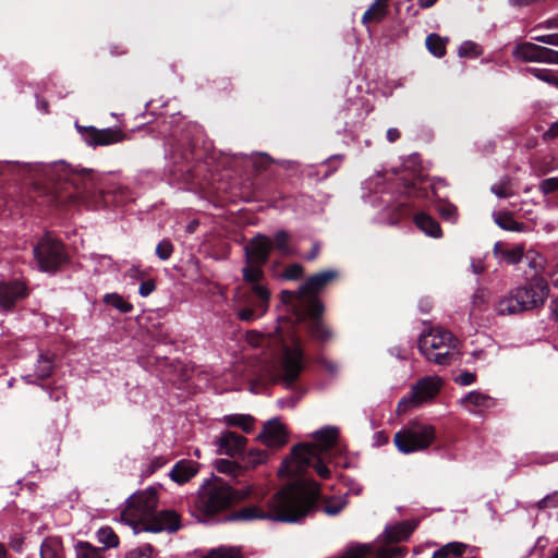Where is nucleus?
I'll return each instance as SVG.
<instances>
[{
    "mask_svg": "<svg viewBox=\"0 0 558 558\" xmlns=\"http://www.w3.org/2000/svg\"><path fill=\"white\" fill-rule=\"evenodd\" d=\"M538 190L544 195L558 191V177L542 180L538 184Z\"/></svg>",
    "mask_w": 558,
    "mask_h": 558,
    "instance_id": "obj_49",
    "label": "nucleus"
},
{
    "mask_svg": "<svg viewBox=\"0 0 558 558\" xmlns=\"http://www.w3.org/2000/svg\"><path fill=\"white\" fill-rule=\"evenodd\" d=\"M436 438L433 425L412 421L395 434L393 442L402 453H412L427 449Z\"/></svg>",
    "mask_w": 558,
    "mask_h": 558,
    "instance_id": "obj_6",
    "label": "nucleus"
},
{
    "mask_svg": "<svg viewBox=\"0 0 558 558\" xmlns=\"http://www.w3.org/2000/svg\"><path fill=\"white\" fill-rule=\"evenodd\" d=\"M272 248V241L268 236L257 234L244 248L245 259L251 260L252 263L265 265Z\"/></svg>",
    "mask_w": 558,
    "mask_h": 558,
    "instance_id": "obj_15",
    "label": "nucleus"
},
{
    "mask_svg": "<svg viewBox=\"0 0 558 558\" xmlns=\"http://www.w3.org/2000/svg\"><path fill=\"white\" fill-rule=\"evenodd\" d=\"M263 266L262 264L245 259V266L242 269L243 279L250 284L251 295L259 300L262 312L268 310L270 299L268 289L260 282L264 278Z\"/></svg>",
    "mask_w": 558,
    "mask_h": 558,
    "instance_id": "obj_12",
    "label": "nucleus"
},
{
    "mask_svg": "<svg viewBox=\"0 0 558 558\" xmlns=\"http://www.w3.org/2000/svg\"><path fill=\"white\" fill-rule=\"evenodd\" d=\"M85 142L92 146L111 145L123 141L124 133L119 129L86 128Z\"/></svg>",
    "mask_w": 558,
    "mask_h": 558,
    "instance_id": "obj_18",
    "label": "nucleus"
},
{
    "mask_svg": "<svg viewBox=\"0 0 558 558\" xmlns=\"http://www.w3.org/2000/svg\"><path fill=\"white\" fill-rule=\"evenodd\" d=\"M10 546L15 551H21L22 547H23V538L20 537V536H16V537L12 538V541L10 542Z\"/></svg>",
    "mask_w": 558,
    "mask_h": 558,
    "instance_id": "obj_64",
    "label": "nucleus"
},
{
    "mask_svg": "<svg viewBox=\"0 0 558 558\" xmlns=\"http://www.w3.org/2000/svg\"><path fill=\"white\" fill-rule=\"evenodd\" d=\"M478 54V46L473 41H464L459 47L460 57H476Z\"/></svg>",
    "mask_w": 558,
    "mask_h": 558,
    "instance_id": "obj_51",
    "label": "nucleus"
},
{
    "mask_svg": "<svg viewBox=\"0 0 558 558\" xmlns=\"http://www.w3.org/2000/svg\"><path fill=\"white\" fill-rule=\"evenodd\" d=\"M129 275L132 279H141L144 277V271L138 266H132L129 270Z\"/></svg>",
    "mask_w": 558,
    "mask_h": 558,
    "instance_id": "obj_62",
    "label": "nucleus"
},
{
    "mask_svg": "<svg viewBox=\"0 0 558 558\" xmlns=\"http://www.w3.org/2000/svg\"><path fill=\"white\" fill-rule=\"evenodd\" d=\"M442 380L438 376H426L420 379L411 388L408 397L402 398L397 407L399 413H405L410 408H415L436 397Z\"/></svg>",
    "mask_w": 558,
    "mask_h": 558,
    "instance_id": "obj_9",
    "label": "nucleus"
},
{
    "mask_svg": "<svg viewBox=\"0 0 558 558\" xmlns=\"http://www.w3.org/2000/svg\"><path fill=\"white\" fill-rule=\"evenodd\" d=\"M323 311L324 306L320 301H313L311 308H306L308 316L307 330L315 340L320 342L328 341L331 338V331L320 319Z\"/></svg>",
    "mask_w": 558,
    "mask_h": 558,
    "instance_id": "obj_14",
    "label": "nucleus"
},
{
    "mask_svg": "<svg viewBox=\"0 0 558 558\" xmlns=\"http://www.w3.org/2000/svg\"><path fill=\"white\" fill-rule=\"evenodd\" d=\"M513 57L524 62H545L548 63L550 49L532 43H522L514 47Z\"/></svg>",
    "mask_w": 558,
    "mask_h": 558,
    "instance_id": "obj_20",
    "label": "nucleus"
},
{
    "mask_svg": "<svg viewBox=\"0 0 558 558\" xmlns=\"http://www.w3.org/2000/svg\"><path fill=\"white\" fill-rule=\"evenodd\" d=\"M416 523L403 521L395 525L387 526L380 535L388 543H399L407 541L415 530Z\"/></svg>",
    "mask_w": 558,
    "mask_h": 558,
    "instance_id": "obj_24",
    "label": "nucleus"
},
{
    "mask_svg": "<svg viewBox=\"0 0 558 558\" xmlns=\"http://www.w3.org/2000/svg\"><path fill=\"white\" fill-rule=\"evenodd\" d=\"M204 558H242V553L235 546H220L211 549Z\"/></svg>",
    "mask_w": 558,
    "mask_h": 558,
    "instance_id": "obj_37",
    "label": "nucleus"
},
{
    "mask_svg": "<svg viewBox=\"0 0 558 558\" xmlns=\"http://www.w3.org/2000/svg\"><path fill=\"white\" fill-rule=\"evenodd\" d=\"M303 274V267L300 264L290 265L283 272V278L288 280L299 279Z\"/></svg>",
    "mask_w": 558,
    "mask_h": 558,
    "instance_id": "obj_53",
    "label": "nucleus"
},
{
    "mask_svg": "<svg viewBox=\"0 0 558 558\" xmlns=\"http://www.w3.org/2000/svg\"><path fill=\"white\" fill-rule=\"evenodd\" d=\"M388 14V0H375L362 16L363 24L381 22Z\"/></svg>",
    "mask_w": 558,
    "mask_h": 558,
    "instance_id": "obj_29",
    "label": "nucleus"
},
{
    "mask_svg": "<svg viewBox=\"0 0 558 558\" xmlns=\"http://www.w3.org/2000/svg\"><path fill=\"white\" fill-rule=\"evenodd\" d=\"M258 439L269 448H279L286 445L288 436L284 426L275 418L264 425Z\"/></svg>",
    "mask_w": 558,
    "mask_h": 558,
    "instance_id": "obj_17",
    "label": "nucleus"
},
{
    "mask_svg": "<svg viewBox=\"0 0 558 558\" xmlns=\"http://www.w3.org/2000/svg\"><path fill=\"white\" fill-rule=\"evenodd\" d=\"M64 548L60 537H46L40 546V558H64Z\"/></svg>",
    "mask_w": 558,
    "mask_h": 558,
    "instance_id": "obj_28",
    "label": "nucleus"
},
{
    "mask_svg": "<svg viewBox=\"0 0 558 558\" xmlns=\"http://www.w3.org/2000/svg\"><path fill=\"white\" fill-rule=\"evenodd\" d=\"M526 311L542 307L549 296L550 288L543 275L534 274L524 284L514 289Z\"/></svg>",
    "mask_w": 558,
    "mask_h": 558,
    "instance_id": "obj_8",
    "label": "nucleus"
},
{
    "mask_svg": "<svg viewBox=\"0 0 558 558\" xmlns=\"http://www.w3.org/2000/svg\"><path fill=\"white\" fill-rule=\"evenodd\" d=\"M537 508L539 510H545L549 508H558V492H554L537 502Z\"/></svg>",
    "mask_w": 558,
    "mask_h": 558,
    "instance_id": "obj_50",
    "label": "nucleus"
},
{
    "mask_svg": "<svg viewBox=\"0 0 558 558\" xmlns=\"http://www.w3.org/2000/svg\"><path fill=\"white\" fill-rule=\"evenodd\" d=\"M247 302L250 303V306L244 307L238 312V316L241 320L251 322L262 317L267 312H262L258 299H255L251 295Z\"/></svg>",
    "mask_w": 558,
    "mask_h": 558,
    "instance_id": "obj_34",
    "label": "nucleus"
},
{
    "mask_svg": "<svg viewBox=\"0 0 558 558\" xmlns=\"http://www.w3.org/2000/svg\"><path fill=\"white\" fill-rule=\"evenodd\" d=\"M54 171L58 173L59 179L65 181L66 184H71L77 192L87 190L93 185V174L88 170L82 172H73L64 163L54 166Z\"/></svg>",
    "mask_w": 558,
    "mask_h": 558,
    "instance_id": "obj_19",
    "label": "nucleus"
},
{
    "mask_svg": "<svg viewBox=\"0 0 558 558\" xmlns=\"http://www.w3.org/2000/svg\"><path fill=\"white\" fill-rule=\"evenodd\" d=\"M539 27L548 28V29L549 28H558V16L544 21L543 23L539 24Z\"/></svg>",
    "mask_w": 558,
    "mask_h": 558,
    "instance_id": "obj_61",
    "label": "nucleus"
},
{
    "mask_svg": "<svg viewBox=\"0 0 558 558\" xmlns=\"http://www.w3.org/2000/svg\"><path fill=\"white\" fill-rule=\"evenodd\" d=\"M53 364L51 359L45 355H39L36 368H35V375L38 379H45L49 377L52 373Z\"/></svg>",
    "mask_w": 558,
    "mask_h": 558,
    "instance_id": "obj_42",
    "label": "nucleus"
},
{
    "mask_svg": "<svg viewBox=\"0 0 558 558\" xmlns=\"http://www.w3.org/2000/svg\"><path fill=\"white\" fill-rule=\"evenodd\" d=\"M460 403L472 414H483L496 404L493 397L477 390L469 392L460 400Z\"/></svg>",
    "mask_w": 558,
    "mask_h": 558,
    "instance_id": "obj_22",
    "label": "nucleus"
},
{
    "mask_svg": "<svg viewBox=\"0 0 558 558\" xmlns=\"http://www.w3.org/2000/svg\"><path fill=\"white\" fill-rule=\"evenodd\" d=\"M34 257L41 271H54L65 262L63 245L49 235H45L34 247Z\"/></svg>",
    "mask_w": 558,
    "mask_h": 558,
    "instance_id": "obj_11",
    "label": "nucleus"
},
{
    "mask_svg": "<svg viewBox=\"0 0 558 558\" xmlns=\"http://www.w3.org/2000/svg\"><path fill=\"white\" fill-rule=\"evenodd\" d=\"M215 445L219 454L235 457L244 449L246 438L234 432L227 430L215 439Z\"/></svg>",
    "mask_w": 558,
    "mask_h": 558,
    "instance_id": "obj_16",
    "label": "nucleus"
},
{
    "mask_svg": "<svg viewBox=\"0 0 558 558\" xmlns=\"http://www.w3.org/2000/svg\"><path fill=\"white\" fill-rule=\"evenodd\" d=\"M527 266L535 271V274L542 275L545 269V258L536 251L530 250L524 252Z\"/></svg>",
    "mask_w": 558,
    "mask_h": 558,
    "instance_id": "obj_41",
    "label": "nucleus"
},
{
    "mask_svg": "<svg viewBox=\"0 0 558 558\" xmlns=\"http://www.w3.org/2000/svg\"><path fill=\"white\" fill-rule=\"evenodd\" d=\"M490 192L499 198H507L514 195L508 178H504L499 182L493 184L490 186Z\"/></svg>",
    "mask_w": 558,
    "mask_h": 558,
    "instance_id": "obj_43",
    "label": "nucleus"
},
{
    "mask_svg": "<svg viewBox=\"0 0 558 558\" xmlns=\"http://www.w3.org/2000/svg\"><path fill=\"white\" fill-rule=\"evenodd\" d=\"M233 489L221 480H215L201 488L196 499V508L214 514L225 510L233 502Z\"/></svg>",
    "mask_w": 558,
    "mask_h": 558,
    "instance_id": "obj_7",
    "label": "nucleus"
},
{
    "mask_svg": "<svg viewBox=\"0 0 558 558\" xmlns=\"http://www.w3.org/2000/svg\"><path fill=\"white\" fill-rule=\"evenodd\" d=\"M155 289H156V284H155L154 280H151V279L144 280V281H142V283L140 286L138 293L141 296L146 298L150 293H153L155 291Z\"/></svg>",
    "mask_w": 558,
    "mask_h": 558,
    "instance_id": "obj_55",
    "label": "nucleus"
},
{
    "mask_svg": "<svg viewBox=\"0 0 558 558\" xmlns=\"http://www.w3.org/2000/svg\"><path fill=\"white\" fill-rule=\"evenodd\" d=\"M534 40L539 41L545 45L557 46L558 47V34H548L535 36Z\"/></svg>",
    "mask_w": 558,
    "mask_h": 558,
    "instance_id": "obj_57",
    "label": "nucleus"
},
{
    "mask_svg": "<svg viewBox=\"0 0 558 558\" xmlns=\"http://www.w3.org/2000/svg\"><path fill=\"white\" fill-rule=\"evenodd\" d=\"M284 325L276 329V335L268 338L260 337V345L278 342L280 355L275 364L267 365L266 372L275 381L286 385L293 384L304 368V353L299 338L294 333L286 336Z\"/></svg>",
    "mask_w": 558,
    "mask_h": 558,
    "instance_id": "obj_4",
    "label": "nucleus"
},
{
    "mask_svg": "<svg viewBox=\"0 0 558 558\" xmlns=\"http://www.w3.org/2000/svg\"><path fill=\"white\" fill-rule=\"evenodd\" d=\"M104 302L108 305L113 306L121 313H129L133 310V305L125 301L118 293H108L104 296Z\"/></svg>",
    "mask_w": 558,
    "mask_h": 558,
    "instance_id": "obj_40",
    "label": "nucleus"
},
{
    "mask_svg": "<svg viewBox=\"0 0 558 558\" xmlns=\"http://www.w3.org/2000/svg\"><path fill=\"white\" fill-rule=\"evenodd\" d=\"M438 213L445 220L454 222L457 220V207L449 203H441L438 206Z\"/></svg>",
    "mask_w": 558,
    "mask_h": 558,
    "instance_id": "obj_48",
    "label": "nucleus"
},
{
    "mask_svg": "<svg viewBox=\"0 0 558 558\" xmlns=\"http://www.w3.org/2000/svg\"><path fill=\"white\" fill-rule=\"evenodd\" d=\"M494 221L498 227L507 231L522 232L525 230L523 222H518L513 219L512 214L509 211L493 213Z\"/></svg>",
    "mask_w": 558,
    "mask_h": 558,
    "instance_id": "obj_30",
    "label": "nucleus"
},
{
    "mask_svg": "<svg viewBox=\"0 0 558 558\" xmlns=\"http://www.w3.org/2000/svg\"><path fill=\"white\" fill-rule=\"evenodd\" d=\"M426 47L437 58H441L446 53V43L437 34H429L426 37Z\"/></svg>",
    "mask_w": 558,
    "mask_h": 558,
    "instance_id": "obj_38",
    "label": "nucleus"
},
{
    "mask_svg": "<svg viewBox=\"0 0 558 558\" xmlns=\"http://www.w3.org/2000/svg\"><path fill=\"white\" fill-rule=\"evenodd\" d=\"M233 493H234L233 501L234 500H244L253 495L254 486L247 485L243 489H239V490L233 489Z\"/></svg>",
    "mask_w": 558,
    "mask_h": 558,
    "instance_id": "obj_56",
    "label": "nucleus"
},
{
    "mask_svg": "<svg viewBox=\"0 0 558 558\" xmlns=\"http://www.w3.org/2000/svg\"><path fill=\"white\" fill-rule=\"evenodd\" d=\"M274 162L272 158L265 153H255L252 155V165L257 170H265Z\"/></svg>",
    "mask_w": 558,
    "mask_h": 558,
    "instance_id": "obj_46",
    "label": "nucleus"
},
{
    "mask_svg": "<svg viewBox=\"0 0 558 558\" xmlns=\"http://www.w3.org/2000/svg\"><path fill=\"white\" fill-rule=\"evenodd\" d=\"M289 234L286 231L280 230L276 232L272 244L274 247L279 250L283 255H290L292 254V250L289 245Z\"/></svg>",
    "mask_w": 558,
    "mask_h": 558,
    "instance_id": "obj_44",
    "label": "nucleus"
},
{
    "mask_svg": "<svg viewBox=\"0 0 558 558\" xmlns=\"http://www.w3.org/2000/svg\"><path fill=\"white\" fill-rule=\"evenodd\" d=\"M198 472V464L191 460H181L170 471V477L179 484L189 482Z\"/></svg>",
    "mask_w": 558,
    "mask_h": 558,
    "instance_id": "obj_25",
    "label": "nucleus"
},
{
    "mask_svg": "<svg viewBox=\"0 0 558 558\" xmlns=\"http://www.w3.org/2000/svg\"><path fill=\"white\" fill-rule=\"evenodd\" d=\"M400 137V132L398 129L396 128H391L387 131V140L390 142V143H393L396 142L398 138Z\"/></svg>",
    "mask_w": 558,
    "mask_h": 558,
    "instance_id": "obj_63",
    "label": "nucleus"
},
{
    "mask_svg": "<svg viewBox=\"0 0 558 558\" xmlns=\"http://www.w3.org/2000/svg\"><path fill=\"white\" fill-rule=\"evenodd\" d=\"M391 544L392 543H388L379 536L374 543L355 544V546L369 547L365 553V557L373 555L375 558H403L407 554V548Z\"/></svg>",
    "mask_w": 558,
    "mask_h": 558,
    "instance_id": "obj_21",
    "label": "nucleus"
},
{
    "mask_svg": "<svg viewBox=\"0 0 558 558\" xmlns=\"http://www.w3.org/2000/svg\"><path fill=\"white\" fill-rule=\"evenodd\" d=\"M548 277L551 279L553 286L558 289V262L555 263L548 272Z\"/></svg>",
    "mask_w": 558,
    "mask_h": 558,
    "instance_id": "obj_60",
    "label": "nucleus"
},
{
    "mask_svg": "<svg viewBox=\"0 0 558 558\" xmlns=\"http://www.w3.org/2000/svg\"><path fill=\"white\" fill-rule=\"evenodd\" d=\"M527 72L531 73L536 78L546 82L550 85L554 84L557 76L551 70L547 69L529 68Z\"/></svg>",
    "mask_w": 558,
    "mask_h": 558,
    "instance_id": "obj_45",
    "label": "nucleus"
},
{
    "mask_svg": "<svg viewBox=\"0 0 558 558\" xmlns=\"http://www.w3.org/2000/svg\"><path fill=\"white\" fill-rule=\"evenodd\" d=\"M172 253H173V245L170 242V240L165 239V240L160 241L156 246V255L161 260L169 259L171 257Z\"/></svg>",
    "mask_w": 558,
    "mask_h": 558,
    "instance_id": "obj_47",
    "label": "nucleus"
},
{
    "mask_svg": "<svg viewBox=\"0 0 558 558\" xmlns=\"http://www.w3.org/2000/svg\"><path fill=\"white\" fill-rule=\"evenodd\" d=\"M469 546L461 542H451L433 554L432 558H456L461 557Z\"/></svg>",
    "mask_w": 558,
    "mask_h": 558,
    "instance_id": "obj_32",
    "label": "nucleus"
},
{
    "mask_svg": "<svg viewBox=\"0 0 558 558\" xmlns=\"http://www.w3.org/2000/svg\"><path fill=\"white\" fill-rule=\"evenodd\" d=\"M339 430L337 427L327 426L313 434L315 444H300L292 449L291 454L282 462L280 473L296 475L307 468H313L322 478L330 476L327 463H330L336 454L342 452L337 445Z\"/></svg>",
    "mask_w": 558,
    "mask_h": 558,
    "instance_id": "obj_2",
    "label": "nucleus"
},
{
    "mask_svg": "<svg viewBox=\"0 0 558 558\" xmlns=\"http://www.w3.org/2000/svg\"><path fill=\"white\" fill-rule=\"evenodd\" d=\"M319 498V485L314 481H299L274 494L264 505L244 507L232 514L233 520H270L299 522L315 507Z\"/></svg>",
    "mask_w": 558,
    "mask_h": 558,
    "instance_id": "obj_1",
    "label": "nucleus"
},
{
    "mask_svg": "<svg viewBox=\"0 0 558 558\" xmlns=\"http://www.w3.org/2000/svg\"><path fill=\"white\" fill-rule=\"evenodd\" d=\"M524 252L525 247L523 244L507 247L504 243L496 242L493 248L495 257L509 265L520 263L524 256Z\"/></svg>",
    "mask_w": 558,
    "mask_h": 558,
    "instance_id": "obj_23",
    "label": "nucleus"
},
{
    "mask_svg": "<svg viewBox=\"0 0 558 558\" xmlns=\"http://www.w3.org/2000/svg\"><path fill=\"white\" fill-rule=\"evenodd\" d=\"M125 558H151V547L145 545L126 553Z\"/></svg>",
    "mask_w": 558,
    "mask_h": 558,
    "instance_id": "obj_52",
    "label": "nucleus"
},
{
    "mask_svg": "<svg viewBox=\"0 0 558 558\" xmlns=\"http://www.w3.org/2000/svg\"><path fill=\"white\" fill-rule=\"evenodd\" d=\"M475 380H476L475 374L470 373V372H464V373L460 374L456 379V381L462 386L472 385L473 383H475Z\"/></svg>",
    "mask_w": 558,
    "mask_h": 558,
    "instance_id": "obj_58",
    "label": "nucleus"
},
{
    "mask_svg": "<svg viewBox=\"0 0 558 558\" xmlns=\"http://www.w3.org/2000/svg\"><path fill=\"white\" fill-rule=\"evenodd\" d=\"M416 227L426 235L432 238H441L442 231L439 223L425 213H418L414 217Z\"/></svg>",
    "mask_w": 558,
    "mask_h": 558,
    "instance_id": "obj_26",
    "label": "nucleus"
},
{
    "mask_svg": "<svg viewBox=\"0 0 558 558\" xmlns=\"http://www.w3.org/2000/svg\"><path fill=\"white\" fill-rule=\"evenodd\" d=\"M97 541L104 545V550L106 548H114L119 545V537L114 533V531L109 527H100L96 533Z\"/></svg>",
    "mask_w": 558,
    "mask_h": 558,
    "instance_id": "obj_35",
    "label": "nucleus"
},
{
    "mask_svg": "<svg viewBox=\"0 0 558 558\" xmlns=\"http://www.w3.org/2000/svg\"><path fill=\"white\" fill-rule=\"evenodd\" d=\"M558 137V120L554 122L546 132L543 134L544 141H551Z\"/></svg>",
    "mask_w": 558,
    "mask_h": 558,
    "instance_id": "obj_59",
    "label": "nucleus"
},
{
    "mask_svg": "<svg viewBox=\"0 0 558 558\" xmlns=\"http://www.w3.org/2000/svg\"><path fill=\"white\" fill-rule=\"evenodd\" d=\"M215 469L219 473L232 475L234 477L243 474V468L235 461H231L228 459H218L215 462Z\"/></svg>",
    "mask_w": 558,
    "mask_h": 558,
    "instance_id": "obj_36",
    "label": "nucleus"
},
{
    "mask_svg": "<svg viewBox=\"0 0 558 558\" xmlns=\"http://www.w3.org/2000/svg\"><path fill=\"white\" fill-rule=\"evenodd\" d=\"M338 272L335 270H325L311 276L298 291H282L284 301H292L293 299H302L305 302L306 308H311L313 301H318L316 294L322 291L328 283L335 280Z\"/></svg>",
    "mask_w": 558,
    "mask_h": 558,
    "instance_id": "obj_10",
    "label": "nucleus"
},
{
    "mask_svg": "<svg viewBox=\"0 0 558 558\" xmlns=\"http://www.w3.org/2000/svg\"><path fill=\"white\" fill-rule=\"evenodd\" d=\"M75 558H106L104 548L96 547L89 542L77 541L74 544Z\"/></svg>",
    "mask_w": 558,
    "mask_h": 558,
    "instance_id": "obj_31",
    "label": "nucleus"
},
{
    "mask_svg": "<svg viewBox=\"0 0 558 558\" xmlns=\"http://www.w3.org/2000/svg\"><path fill=\"white\" fill-rule=\"evenodd\" d=\"M344 505L341 500H331L324 506L323 510L328 515H336L344 508Z\"/></svg>",
    "mask_w": 558,
    "mask_h": 558,
    "instance_id": "obj_54",
    "label": "nucleus"
},
{
    "mask_svg": "<svg viewBox=\"0 0 558 558\" xmlns=\"http://www.w3.org/2000/svg\"><path fill=\"white\" fill-rule=\"evenodd\" d=\"M497 311L500 315H514L526 312L525 307L518 299L514 289L498 302Z\"/></svg>",
    "mask_w": 558,
    "mask_h": 558,
    "instance_id": "obj_27",
    "label": "nucleus"
},
{
    "mask_svg": "<svg viewBox=\"0 0 558 558\" xmlns=\"http://www.w3.org/2000/svg\"><path fill=\"white\" fill-rule=\"evenodd\" d=\"M28 295L26 284L19 280L0 282V311L11 312Z\"/></svg>",
    "mask_w": 558,
    "mask_h": 558,
    "instance_id": "obj_13",
    "label": "nucleus"
},
{
    "mask_svg": "<svg viewBox=\"0 0 558 558\" xmlns=\"http://www.w3.org/2000/svg\"><path fill=\"white\" fill-rule=\"evenodd\" d=\"M223 421L227 425L241 427L245 433L251 432L253 428V418L250 415H244V414L227 415V416H225Z\"/></svg>",
    "mask_w": 558,
    "mask_h": 558,
    "instance_id": "obj_39",
    "label": "nucleus"
},
{
    "mask_svg": "<svg viewBox=\"0 0 558 558\" xmlns=\"http://www.w3.org/2000/svg\"><path fill=\"white\" fill-rule=\"evenodd\" d=\"M457 339L448 330L432 328L418 340V350L427 361L438 365H449L457 352Z\"/></svg>",
    "mask_w": 558,
    "mask_h": 558,
    "instance_id": "obj_5",
    "label": "nucleus"
},
{
    "mask_svg": "<svg viewBox=\"0 0 558 558\" xmlns=\"http://www.w3.org/2000/svg\"><path fill=\"white\" fill-rule=\"evenodd\" d=\"M268 454L266 451L260 449H251L242 457L243 471L253 470L258 465L266 463Z\"/></svg>",
    "mask_w": 558,
    "mask_h": 558,
    "instance_id": "obj_33",
    "label": "nucleus"
},
{
    "mask_svg": "<svg viewBox=\"0 0 558 558\" xmlns=\"http://www.w3.org/2000/svg\"><path fill=\"white\" fill-rule=\"evenodd\" d=\"M158 497L154 488H148L131 496L121 512V519L140 531L174 533L181 527L180 515L174 510L157 511Z\"/></svg>",
    "mask_w": 558,
    "mask_h": 558,
    "instance_id": "obj_3",
    "label": "nucleus"
}]
</instances>
